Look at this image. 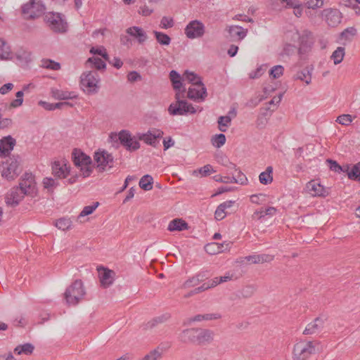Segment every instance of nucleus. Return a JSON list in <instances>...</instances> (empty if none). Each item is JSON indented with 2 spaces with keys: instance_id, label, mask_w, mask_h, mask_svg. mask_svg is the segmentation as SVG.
Listing matches in <instances>:
<instances>
[{
  "instance_id": "nucleus-47",
  "label": "nucleus",
  "mask_w": 360,
  "mask_h": 360,
  "mask_svg": "<svg viewBox=\"0 0 360 360\" xmlns=\"http://www.w3.org/2000/svg\"><path fill=\"white\" fill-rule=\"evenodd\" d=\"M347 174L350 179L360 181V162L354 165Z\"/></svg>"
},
{
  "instance_id": "nucleus-55",
  "label": "nucleus",
  "mask_w": 360,
  "mask_h": 360,
  "mask_svg": "<svg viewBox=\"0 0 360 360\" xmlns=\"http://www.w3.org/2000/svg\"><path fill=\"white\" fill-rule=\"evenodd\" d=\"M194 172H197V171H195ZM198 172L201 175V176H207L211 173L215 172V170L213 169V167L211 165H206L198 169Z\"/></svg>"
},
{
  "instance_id": "nucleus-21",
  "label": "nucleus",
  "mask_w": 360,
  "mask_h": 360,
  "mask_svg": "<svg viewBox=\"0 0 360 360\" xmlns=\"http://www.w3.org/2000/svg\"><path fill=\"white\" fill-rule=\"evenodd\" d=\"M324 326V320L321 317L316 318L313 321L308 323L303 331L304 335H314L320 333Z\"/></svg>"
},
{
  "instance_id": "nucleus-57",
  "label": "nucleus",
  "mask_w": 360,
  "mask_h": 360,
  "mask_svg": "<svg viewBox=\"0 0 360 360\" xmlns=\"http://www.w3.org/2000/svg\"><path fill=\"white\" fill-rule=\"evenodd\" d=\"M337 122L342 125L348 126L352 123V118L350 115L344 114L338 117Z\"/></svg>"
},
{
  "instance_id": "nucleus-54",
  "label": "nucleus",
  "mask_w": 360,
  "mask_h": 360,
  "mask_svg": "<svg viewBox=\"0 0 360 360\" xmlns=\"http://www.w3.org/2000/svg\"><path fill=\"white\" fill-rule=\"evenodd\" d=\"M304 4L308 8L316 9L323 5V0H305Z\"/></svg>"
},
{
  "instance_id": "nucleus-63",
  "label": "nucleus",
  "mask_w": 360,
  "mask_h": 360,
  "mask_svg": "<svg viewBox=\"0 0 360 360\" xmlns=\"http://www.w3.org/2000/svg\"><path fill=\"white\" fill-rule=\"evenodd\" d=\"M285 3V8H295L299 6H302V3L299 0H281V4Z\"/></svg>"
},
{
  "instance_id": "nucleus-46",
  "label": "nucleus",
  "mask_w": 360,
  "mask_h": 360,
  "mask_svg": "<svg viewBox=\"0 0 360 360\" xmlns=\"http://www.w3.org/2000/svg\"><path fill=\"white\" fill-rule=\"evenodd\" d=\"M41 67L46 69L58 70L60 69L59 63L55 62L51 59H43L41 60Z\"/></svg>"
},
{
  "instance_id": "nucleus-15",
  "label": "nucleus",
  "mask_w": 360,
  "mask_h": 360,
  "mask_svg": "<svg viewBox=\"0 0 360 360\" xmlns=\"http://www.w3.org/2000/svg\"><path fill=\"white\" fill-rule=\"evenodd\" d=\"M70 173V166L66 160H56L52 163V174L58 179H65Z\"/></svg>"
},
{
  "instance_id": "nucleus-56",
  "label": "nucleus",
  "mask_w": 360,
  "mask_h": 360,
  "mask_svg": "<svg viewBox=\"0 0 360 360\" xmlns=\"http://www.w3.org/2000/svg\"><path fill=\"white\" fill-rule=\"evenodd\" d=\"M174 20L172 18H169L167 16H164L160 20V27L163 29H168L171 28L174 26Z\"/></svg>"
},
{
  "instance_id": "nucleus-41",
  "label": "nucleus",
  "mask_w": 360,
  "mask_h": 360,
  "mask_svg": "<svg viewBox=\"0 0 360 360\" xmlns=\"http://www.w3.org/2000/svg\"><path fill=\"white\" fill-rule=\"evenodd\" d=\"M90 63L93 65V67L98 70H105L106 68L105 63L101 58L97 57L89 58L86 60V64Z\"/></svg>"
},
{
  "instance_id": "nucleus-50",
  "label": "nucleus",
  "mask_w": 360,
  "mask_h": 360,
  "mask_svg": "<svg viewBox=\"0 0 360 360\" xmlns=\"http://www.w3.org/2000/svg\"><path fill=\"white\" fill-rule=\"evenodd\" d=\"M213 179L215 181L224 183V184H236V183H238V179L234 176H222L221 175H216V176H213Z\"/></svg>"
},
{
  "instance_id": "nucleus-8",
  "label": "nucleus",
  "mask_w": 360,
  "mask_h": 360,
  "mask_svg": "<svg viewBox=\"0 0 360 360\" xmlns=\"http://www.w3.org/2000/svg\"><path fill=\"white\" fill-rule=\"evenodd\" d=\"M175 98L176 102L172 103L168 108V112L171 115H184L188 112L195 113L196 110L191 104L184 100H181L179 92L176 93Z\"/></svg>"
},
{
  "instance_id": "nucleus-9",
  "label": "nucleus",
  "mask_w": 360,
  "mask_h": 360,
  "mask_svg": "<svg viewBox=\"0 0 360 360\" xmlns=\"http://www.w3.org/2000/svg\"><path fill=\"white\" fill-rule=\"evenodd\" d=\"M295 36L297 38L298 54L302 58V56L308 53L311 50L314 44L312 33L307 30L301 32L297 30Z\"/></svg>"
},
{
  "instance_id": "nucleus-6",
  "label": "nucleus",
  "mask_w": 360,
  "mask_h": 360,
  "mask_svg": "<svg viewBox=\"0 0 360 360\" xmlns=\"http://www.w3.org/2000/svg\"><path fill=\"white\" fill-rule=\"evenodd\" d=\"M100 77L96 70L84 72L81 76V85L89 94H96L99 89Z\"/></svg>"
},
{
  "instance_id": "nucleus-5",
  "label": "nucleus",
  "mask_w": 360,
  "mask_h": 360,
  "mask_svg": "<svg viewBox=\"0 0 360 360\" xmlns=\"http://www.w3.org/2000/svg\"><path fill=\"white\" fill-rule=\"evenodd\" d=\"M46 10L44 4L40 0H30L22 6V13L27 20L41 16Z\"/></svg>"
},
{
  "instance_id": "nucleus-61",
  "label": "nucleus",
  "mask_w": 360,
  "mask_h": 360,
  "mask_svg": "<svg viewBox=\"0 0 360 360\" xmlns=\"http://www.w3.org/2000/svg\"><path fill=\"white\" fill-rule=\"evenodd\" d=\"M91 165V164H87L79 167L81 175H82L84 178L89 176L90 174H91L92 167Z\"/></svg>"
},
{
  "instance_id": "nucleus-19",
  "label": "nucleus",
  "mask_w": 360,
  "mask_h": 360,
  "mask_svg": "<svg viewBox=\"0 0 360 360\" xmlns=\"http://www.w3.org/2000/svg\"><path fill=\"white\" fill-rule=\"evenodd\" d=\"M15 143V139L10 135L0 139V158L8 157Z\"/></svg>"
},
{
  "instance_id": "nucleus-13",
  "label": "nucleus",
  "mask_w": 360,
  "mask_h": 360,
  "mask_svg": "<svg viewBox=\"0 0 360 360\" xmlns=\"http://www.w3.org/2000/svg\"><path fill=\"white\" fill-rule=\"evenodd\" d=\"M94 158L100 172H103L107 167H112L113 157L105 150L95 153Z\"/></svg>"
},
{
  "instance_id": "nucleus-38",
  "label": "nucleus",
  "mask_w": 360,
  "mask_h": 360,
  "mask_svg": "<svg viewBox=\"0 0 360 360\" xmlns=\"http://www.w3.org/2000/svg\"><path fill=\"white\" fill-rule=\"evenodd\" d=\"M170 317H171V316L168 313L161 314L158 316L153 318L151 321H150L148 323V326L150 328L155 327L160 323L166 322L167 320H169L170 319Z\"/></svg>"
},
{
  "instance_id": "nucleus-16",
  "label": "nucleus",
  "mask_w": 360,
  "mask_h": 360,
  "mask_svg": "<svg viewBox=\"0 0 360 360\" xmlns=\"http://www.w3.org/2000/svg\"><path fill=\"white\" fill-rule=\"evenodd\" d=\"M25 195V193L20 188L14 186L6 195V203L8 205L15 207L20 203Z\"/></svg>"
},
{
  "instance_id": "nucleus-32",
  "label": "nucleus",
  "mask_w": 360,
  "mask_h": 360,
  "mask_svg": "<svg viewBox=\"0 0 360 360\" xmlns=\"http://www.w3.org/2000/svg\"><path fill=\"white\" fill-rule=\"evenodd\" d=\"M34 349V347L33 346V345H32L31 343H25L17 346L14 349V352L18 355L22 354L25 355H30L32 354Z\"/></svg>"
},
{
  "instance_id": "nucleus-39",
  "label": "nucleus",
  "mask_w": 360,
  "mask_h": 360,
  "mask_svg": "<svg viewBox=\"0 0 360 360\" xmlns=\"http://www.w3.org/2000/svg\"><path fill=\"white\" fill-rule=\"evenodd\" d=\"M11 54L10 46L4 40L0 39V59L4 60L10 58Z\"/></svg>"
},
{
  "instance_id": "nucleus-1",
  "label": "nucleus",
  "mask_w": 360,
  "mask_h": 360,
  "mask_svg": "<svg viewBox=\"0 0 360 360\" xmlns=\"http://www.w3.org/2000/svg\"><path fill=\"white\" fill-rule=\"evenodd\" d=\"M183 342H191L198 345L210 344L214 339V333L208 329L189 328L184 330L179 335Z\"/></svg>"
},
{
  "instance_id": "nucleus-11",
  "label": "nucleus",
  "mask_w": 360,
  "mask_h": 360,
  "mask_svg": "<svg viewBox=\"0 0 360 360\" xmlns=\"http://www.w3.org/2000/svg\"><path fill=\"white\" fill-rule=\"evenodd\" d=\"M205 27L197 20L191 21L185 28V34L188 39L200 38L204 35Z\"/></svg>"
},
{
  "instance_id": "nucleus-31",
  "label": "nucleus",
  "mask_w": 360,
  "mask_h": 360,
  "mask_svg": "<svg viewBox=\"0 0 360 360\" xmlns=\"http://www.w3.org/2000/svg\"><path fill=\"white\" fill-rule=\"evenodd\" d=\"M357 30L354 27H347L340 34V39L346 42H350L356 36Z\"/></svg>"
},
{
  "instance_id": "nucleus-42",
  "label": "nucleus",
  "mask_w": 360,
  "mask_h": 360,
  "mask_svg": "<svg viewBox=\"0 0 360 360\" xmlns=\"http://www.w3.org/2000/svg\"><path fill=\"white\" fill-rule=\"evenodd\" d=\"M296 79L301 80L305 82L307 84H309L311 82V75L309 70L304 69L300 72H297L295 75Z\"/></svg>"
},
{
  "instance_id": "nucleus-48",
  "label": "nucleus",
  "mask_w": 360,
  "mask_h": 360,
  "mask_svg": "<svg viewBox=\"0 0 360 360\" xmlns=\"http://www.w3.org/2000/svg\"><path fill=\"white\" fill-rule=\"evenodd\" d=\"M200 275L198 274V275H196V276H194L191 278H190L189 279H188L187 281H186L183 285V287L184 288H192V287H195L196 285H198L200 282L202 281V278H200Z\"/></svg>"
},
{
  "instance_id": "nucleus-7",
  "label": "nucleus",
  "mask_w": 360,
  "mask_h": 360,
  "mask_svg": "<svg viewBox=\"0 0 360 360\" xmlns=\"http://www.w3.org/2000/svg\"><path fill=\"white\" fill-rule=\"evenodd\" d=\"M45 20L49 28L56 33H64L68 30V23L62 13H49L45 15Z\"/></svg>"
},
{
  "instance_id": "nucleus-33",
  "label": "nucleus",
  "mask_w": 360,
  "mask_h": 360,
  "mask_svg": "<svg viewBox=\"0 0 360 360\" xmlns=\"http://www.w3.org/2000/svg\"><path fill=\"white\" fill-rule=\"evenodd\" d=\"M345 55V49L342 46L338 47L330 56L331 60L335 65L340 64L344 59Z\"/></svg>"
},
{
  "instance_id": "nucleus-40",
  "label": "nucleus",
  "mask_w": 360,
  "mask_h": 360,
  "mask_svg": "<svg viewBox=\"0 0 360 360\" xmlns=\"http://www.w3.org/2000/svg\"><path fill=\"white\" fill-rule=\"evenodd\" d=\"M55 226L60 230L66 231L71 228L72 221L66 217L60 218L56 221Z\"/></svg>"
},
{
  "instance_id": "nucleus-60",
  "label": "nucleus",
  "mask_w": 360,
  "mask_h": 360,
  "mask_svg": "<svg viewBox=\"0 0 360 360\" xmlns=\"http://www.w3.org/2000/svg\"><path fill=\"white\" fill-rule=\"evenodd\" d=\"M44 187L45 188H54L58 186V183L52 178H44L43 180Z\"/></svg>"
},
{
  "instance_id": "nucleus-34",
  "label": "nucleus",
  "mask_w": 360,
  "mask_h": 360,
  "mask_svg": "<svg viewBox=\"0 0 360 360\" xmlns=\"http://www.w3.org/2000/svg\"><path fill=\"white\" fill-rule=\"evenodd\" d=\"M162 358V349L157 347L148 352L141 360H160Z\"/></svg>"
},
{
  "instance_id": "nucleus-53",
  "label": "nucleus",
  "mask_w": 360,
  "mask_h": 360,
  "mask_svg": "<svg viewBox=\"0 0 360 360\" xmlns=\"http://www.w3.org/2000/svg\"><path fill=\"white\" fill-rule=\"evenodd\" d=\"M90 53L92 54H97L101 56L105 60H108L109 59L106 50L103 46L96 48L92 47L90 49Z\"/></svg>"
},
{
  "instance_id": "nucleus-51",
  "label": "nucleus",
  "mask_w": 360,
  "mask_h": 360,
  "mask_svg": "<svg viewBox=\"0 0 360 360\" xmlns=\"http://www.w3.org/2000/svg\"><path fill=\"white\" fill-rule=\"evenodd\" d=\"M99 202H95L91 205L85 206L79 214V217H85L91 214L98 207Z\"/></svg>"
},
{
  "instance_id": "nucleus-62",
  "label": "nucleus",
  "mask_w": 360,
  "mask_h": 360,
  "mask_svg": "<svg viewBox=\"0 0 360 360\" xmlns=\"http://www.w3.org/2000/svg\"><path fill=\"white\" fill-rule=\"evenodd\" d=\"M226 216V210L222 206L219 205L214 212V217L217 220H222Z\"/></svg>"
},
{
  "instance_id": "nucleus-58",
  "label": "nucleus",
  "mask_w": 360,
  "mask_h": 360,
  "mask_svg": "<svg viewBox=\"0 0 360 360\" xmlns=\"http://www.w3.org/2000/svg\"><path fill=\"white\" fill-rule=\"evenodd\" d=\"M210 288V285H207V283H203L201 286L195 288L194 290H191V292H188L184 295V297H189L193 295L200 293L202 291H205V290H207Z\"/></svg>"
},
{
  "instance_id": "nucleus-26",
  "label": "nucleus",
  "mask_w": 360,
  "mask_h": 360,
  "mask_svg": "<svg viewBox=\"0 0 360 360\" xmlns=\"http://www.w3.org/2000/svg\"><path fill=\"white\" fill-rule=\"evenodd\" d=\"M51 95L53 98L58 100H68L77 98V95L75 91H63L56 88L51 89Z\"/></svg>"
},
{
  "instance_id": "nucleus-43",
  "label": "nucleus",
  "mask_w": 360,
  "mask_h": 360,
  "mask_svg": "<svg viewBox=\"0 0 360 360\" xmlns=\"http://www.w3.org/2000/svg\"><path fill=\"white\" fill-rule=\"evenodd\" d=\"M17 60L22 64L25 65L31 61V53L27 51H19L16 53Z\"/></svg>"
},
{
  "instance_id": "nucleus-44",
  "label": "nucleus",
  "mask_w": 360,
  "mask_h": 360,
  "mask_svg": "<svg viewBox=\"0 0 360 360\" xmlns=\"http://www.w3.org/2000/svg\"><path fill=\"white\" fill-rule=\"evenodd\" d=\"M153 33L160 44L167 46L170 44L171 38L167 34L158 31H154Z\"/></svg>"
},
{
  "instance_id": "nucleus-17",
  "label": "nucleus",
  "mask_w": 360,
  "mask_h": 360,
  "mask_svg": "<svg viewBox=\"0 0 360 360\" xmlns=\"http://www.w3.org/2000/svg\"><path fill=\"white\" fill-rule=\"evenodd\" d=\"M26 195H32L36 192V183L34 176L30 173H25L18 186Z\"/></svg>"
},
{
  "instance_id": "nucleus-36",
  "label": "nucleus",
  "mask_w": 360,
  "mask_h": 360,
  "mask_svg": "<svg viewBox=\"0 0 360 360\" xmlns=\"http://www.w3.org/2000/svg\"><path fill=\"white\" fill-rule=\"evenodd\" d=\"M233 274L228 272L223 276H218V277L214 278L213 279L211 280V283H208L207 285H210V288H213L221 283L231 281V280H233Z\"/></svg>"
},
{
  "instance_id": "nucleus-30",
  "label": "nucleus",
  "mask_w": 360,
  "mask_h": 360,
  "mask_svg": "<svg viewBox=\"0 0 360 360\" xmlns=\"http://www.w3.org/2000/svg\"><path fill=\"white\" fill-rule=\"evenodd\" d=\"M187 223L181 219H175L172 220L168 226V230L170 231H183L187 229Z\"/></svg>"
},
{
  "instance_id": "nucleus-18",
  "label": "nucleus",
  "mask_w": 360,
  "mask_h": 360,
  "mask_svg": "<svg viewBox=\"0 0 360 360\" xmlns=\"http://www.w3.org/2000/svg\"><path fill=\"white\" fill-rule=\"evenodd\" d=\"M321 15L330 27L337 26L340 23L342 19L341 13L337 9H324L321 12Z\"/></svg>"
},
{
  "instance_id": "nucleus-59",
  "label": "nucleus",
  "mask_w": 360,
  "mask_h": 360,
  "mask_svg": "<svg viewBox=\"0 0 360 360\" xmlns=\"http://www.w3.org/2000/svg\"><path fill=\"white\" fill-rule=\"evenodd\" d=\"M205 251L210 255H214L220 252V248L216 243L207 244L205 247Z\"/></svg>"
},
{
  "instance_id": "nucleus-49",
  "label": "nucleus",
  "mask_w": 360,
  "mask_h": 360,
  "mask_svg": "<svg viewBox=\"0 0 360 360\" xmlns=\"http://www.w3.org/2000/svg\"><path fill=\"white\" fill-rule=\"evenodd\" d=\"M212 144L216 148H220L226 142V136L223 134H219L213 136L211 139Z\"/></svg>"
},
{
  "instance_id": "nucleus-27",
  "label": "nucleus",
  "mask_w": 360,
  "mask_h": 360,
  "mask_svg": "<svg viewBox=\"0 0 360 360\" xmlns=\"http://www.w3.org/2000/svg\"><path fill=\"white\" fill-rule=\"evenodd\" d=\"M73 162L76 166L80 167L87 164H91V159L80 150H74L72 153Z\"/></svg>"
},
{
  "instance_id": "nucleus-29",
  "label": "nucleus",
  "mask_w": 360,
  "mask_h": 360,
  "mask_svg": "<svg viewBox=\"0 0 360 360\" xmlns=\"http://www.w3.org/2000/svg\"><path fill=\"white\" fill-rule=\"evenodd\" d=\"M259 180V182L264 185L271 184L273 181V167L268 166L264 172L260 173Z\"/></svg>"
},
{
  "instance_id": "nucleus-52",
  "label": "nucleus",
  "mask_w": 360,
  "mask_h": 360,
  "mask_svg": "<svg viewBox=\"0 0 360 360\" xmlns=\"http://www.w3.org/2000/svg\"><path fill=\"white\" fill-rule=\"evenodd\" d=\"M284 68L282 65H278L271 68L269 75L274 79L279 78L283 75Z\"/></svg>"
},
{
  "instance_id": "nucleus-3",
  "label": "nucleus",
  "mask_w": 360,
  "mask_h": 360,
  "mask_svg": "<svg viewBox=\"0 0 360 360\" xmlns=\"http://www.w3.org/2000/svg\"><path fill=\"white\" fill-rule=\"evenodd\" d=\"M64 299L69 306H76L82 302L86 295L84 283L80 279L72 282L64 292Z\"/></svg>"
},
{
  "instance_id": "nucleus-45",
  "label": "nucleus",
  "mask_w": 360,
  "mask_h": 360,
  "mask_svg": "<svg viewBox=\"0 0 360 360\" xmlns=\"http://www.w3.org/2000/svg\"><path fill=\"white\" fill-rule=\"evenodd\" d=\"M231 122V119L229 116H220L217 121L219 131L222 132L226 131V128L230 125Z\"/></svg>"
},
{
  "instance_id": "nucleus-35",
  "label": "nucleus",
  "mask_w": 360,
  "mask_h": 360,
  "mask_svg": "<svg viewBox=\"0 0 360 360\" xmlns=\"http://www.w3.org/2000/svg\"><path fill=\"white\" fill-rule=\"evenodd\" d=\"M153 179L149 174L144 175L139 181V186L144 191H148L153 188Z\"/></svg>"
},
{
  "instance_id": "nucleus-12",
  "label": "nucleus",
  "mask_w": 360,
  "mask_h": 360,
  "mask_svg": "<svg viewBox=\"0 0 360 360\" xmlns=\"http://www.w3.org/2000/svg\"><path fill=\"white\" fill-rule=\"evenodd\" d=\"M118 138L121 144L127 150L135 151L140 148L139 141L135 137H132L127 130H122L118 134Z\"/></svg>"
},
{
  "instance_id": "nucleus-24",
  "label": "nucleus",
  "mask_w": 360,
  "mask_h": 360,
  "mask_svg": "<svg viewBox=\"0 0 360 360\" xmlns=\"http://www.w3.org/2000/svg\"><path fill=\"white\" fill-rule=\"evenodd\" d=\"M227 32L229 34V37L232 41H241L243 39L248 33V30L243 29L240 26L231 25L227 27Z\"/></svg>"
},
{
  "instance_id": "nucleus-25",
  "label": "nucleus",
  "mask_w": 360,
  "mask_h": 360,
  "mask_svg": "<svg viewBox=\"0 0 360 360\" xmlns=\"http://www.w3.org/2000/svg\"><path fill=\"white\" fill-rule=\"evenodd\" d=\"M98 270L101 285L103 288H108L114 281L115 272L108 269H103L102 271H101V269Z\"/></svg>"
},
{
  "instance_id": "nucleus-14",
  "label": "nucleus",
  "mask_w": 360,
  "mask_h": 360,
  "mask_svg": "<svg viewBox=\"0 0 360 360\" xmlns=\"http://www.w3.org/2000/svg\"><path fill=\"white\" fill-rule=\"evenodd\" d=\"M274 259V255L270 254H253L244 257H240L237 260L238 263L244 264L245 261L253 264H262L269 263Z\"/></svg>"
},
{
  "instance_id": "nucleus-4",
  "label": "nucleus",
  "mask_w": 360,
  "mask_h": 360,
  "mask_svg": "<svg viewBox=\"0 0 360 360\" xmlns=\"http://www.w3.org/2000/svg\"><path fill=\"white\" fill-rule=\"evenodd\" d=\"M21 158L19 155H12L2 162L1 172L4 178L8 181L15 179L20 173Z\"/></svg>"
},
{
  "instance_id": "nucleus-37",
  "label": "nucleus",
  "mask_w": 360,
  "mask_h": 360,
  "mask_svg": "<svg viewBox=\"0 0 360 360\" xmlns=\"http://www.w3.org/2000/svg\"><path fill=\"white\" fill-rule=\"evenodd\" d=\"M184 78L193 86L203 85L200 77L193 72L186 71L184 74Z\"/></svg>"
},
{
  "instance_id": "nucleus-28",
  "label": "nucleus",
  "mask_w": 360,
  "mask_h": 360,
  "mask_svg": "<svg viewBox=\"0 0 360 360\" xmlns=\"http://www.w3.org/2000/svg\"><path fill=\"white\" fill-rule=\"evenodd\" d=\"M221 318V315L217 313L214 314H198L193 317L188 318L184 321L185 325H189L195 321H202L203 320H212L218 319Z\"/></svg>"
},
{
  "instance_id": "nucleus-23",
  "label": "nucleus",
  "mask_w": 360,
  "mask_h": 360,
  "mask_svg": "<svg viewBox=\"0 0 360 360\" xmlns=\"http://www.w3.org/2000/svg\"><path fill=\"white\" fill-rule=\"evenodd\" d=\"M187 96L194 101H203L207 96L206 88L204 86V84L190 87L188 91Z\"/></svg>"
},
{
  "instance_id": "nucleus-64",
  "label": "nucleus",
  "mask_w": 360,
  "mask_h": 360,
  "mask_svg": "<svg viewBox=\"0 0 360 360\" xmlns=\"http://www.w3.org/2000/svg\"><path fill=\"white\" fill-rule=\"evenodd\" d=\"M265 200V195L259 193L255 194L250 196V201L252 203L261 204Z\"/></svg>"
},
{
  "instance_id": "nucleus-20",
  "label": "nucleus",
  "mask_w": 360,
  "mask_h": 360,
  "mask_svg": "<svg viewBox=\"0 0 360 360\" xmlns=\"http://www.w3.org/2000/svg\"><path fill=\"white\" fill-rule=\"evenodd\" d=\"M126 33L134 39H136L139 44H143L148 38L144 30L138 26H132L126 30Z\"/></svg>"
},
{
  "instance_id": "nucleus-22",
  "label": "nucleus",
  "mask_w": 360,
  "mask_h": 360,
  "mask_svg": "<svg viewBox=\"0 0 360 360\" xmlns=\"http://www.w3.org/2000/svg\"><path fill=\"white\" fill-rule=\"evenodd\" d=\"M307 189L309 193L313 196H326L328 195V191L324 186L316 180L308 182Z\"/></svg>"
},
{
  "instance_id": "nucleus-2",
  "label": "nucleus",
  "mask_w": 360,
  "mask_h": 360,
  "mask_svg": "<svg viewBox=\"0 0 360 360\" xmlns=\"http://www.w3.org/2000/svg\"><path fill=\"white\" fill-rule=\"evenodd\" d=\"M321 345L319 340H300L295 342L292 350L293 360H307L316 353Z\"/></svg>"
},
{
  "instance_id": "nucleus-10",
  "label": "nucleus",
  "mask_w": 360,
  "mask_h": 360,
  "mask_svg": "<svg viewBox=\"0 0 360 360\" xmlns=\"http://www.w3.org/2000/svg\"><path fill=\"white\" fill-rule=\"evenodd\" d=\"M164 132L158 129H152L146 133H139L137 138L146 144L156 147L159 144V139L163 136Z\"/></svg>"
}]
</instances>
